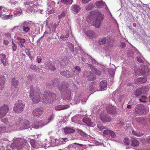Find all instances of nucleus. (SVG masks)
Instances as JSON below:
<instances>
[{"label": "nucleus", "mask_w": 150, "mask_h": 150, "mask_svg": "<svg viewBox=\"0 0 150 150\" xmlns=\"http://www.w3.org/2000/svg\"><path fill=\"white\" fill-rule=\"evenodd\" d=\"M30 88L29 96L35 103H37L40 101L45 103H50L56 99V94L50 91L41 93L39 88L37 87L35 92L34 88L33 86H30Z\"/></svg>", "instance_id": "obj_1"}, {"label": "nucleus", "mask_w": 150, "mask_h": 150, "mask_svg": "<svg viewBox=\"0 0 150 150\" xmlns=\"http://www.w3.org/2000/svg\"><path fill=\"white\" fill-rule=\"evenodd\" d=\"M103 20V18L101 16L94 17L93 15H91L86 18V21L88 23L92 24V25H94L97 28L100 27Z\"/></svg>", "instance_id": "obj_2"}, {"label": "nucleus", "mask_w": 150, "mask_h": 150, "mask_svg": "<svg viewBox=\"0 0 150 150\" xmlns=\"http://www.w3.org/2000/svg\"><path fill=\"white\" fill-rule=\"evenodd\" d=\"M61 92H62V97L65 100H69L70 98L71 90L69 88H67L64 83L59 86L58 87Z\"/></svg>", "instance_id": "obj_3"}, {"label": "nucleus", "mask_w": 150, "mask_h": 150, "mask_svg": "<svg viewBox=\"0 0 150 150\" xmlns=\"http://www.w3.org/2000/svg\"><path fill=\"white\" fill-rule=\"evenodd\" d=\"M135 74L136 76L140 75L141 74L144 75L145 76L149 74V70L146 65H141L140 68L138 70L134 69Z\"/></svg>", "instance_id": "obj_4"}, {"label": "nucleus", "mask_w": 150, "mask_h": 150, "mask_svg": "<svg viewBox=\"0 0 150 150\" xmlns=\"http://www.w3.org/2000/svg\"><path fill=\"white\" fill-rule=\"evenodd\" d=\"M145 107L142 104H138L135 108V112L139 115H145L148 112V111Z\"/></svg>", "instance_id": "obj_5"}, {"label": "nucleus", "mask_w": 150, "mask_h": 150, "mask_svg": "<svg viewBox=\"0 0 150 150\" xmlns=\"http://www.w3.org/2000/svg\"><path fill=\"white\" fill-rule=\"evenodd\" d=\"M25 104L22 100H18L15 104L13 107V110L17 113H20L24 110Z\"/></svg>", "instance_id": "obj_6"}, {"label": "nucleus", "mask_w": 150, "mask_h": 150, "mask_svg": "<svg viewBox=\"0 0 150 150\" xmlns=\"http://www.w3.org/2000/svg\"><path fill=\"white\" fill-rule=\"evenodd\" d=\"M37 3L36 1H33L28 2V7L27 10H29L31 12L35 13L37 11V8L36 5Z\"/></svg>", "instance_id": "obj_7"}, {"label": "nucleus", "mask_w": 150, "mask_h": 150, "mask_svg": "<svg viewBox=\"0 0 150 150\" xmlns=\"http://www.w3.org/2000/svg\"><path fill=\"white\" fill-rule=\"evenodd\" d=\"M9 110L8 106L6 105L0 108V118L4 117L7 113Z\"/></svg>", "instance_id": "obj_8"}, {"label": "nucleus", "mask_w": 150, "mask_h": 150, "mask_svg": "<svg viewBox=\"0 0 150 150\" xmlns=\"http://www.w3.org/2000/svg\"><path fill=\"white\" fill-rule=\"evenodd\" d=\"M45 121L46 120L36 121L35 122V123L33 125V127L37 129L39 128L40 127L43 126L48 123V122H46Z\"/></svg>", "instance_id": "obj_9"}, {"label": "nucleus", "mask_w": 150, "mask_h": 150, "mask_svg": "<svg viewBox=\"0 0 150 150\" xmlns=\"http://www.w3.org/2000/svg\"><path fill=\"white\" fill-rule=\"evenodd\" d=\"M82 121L88 127H94L95 126V123L92 122L91 119L89 117H84L82 119Z\"/></svg>", "instance_id": "obj_10"}, {"label": "nucleus", "mask_w": 150, "mask_h": 150, "mask_svg": "<svg viewBox=\"0 0 150 150\" xmlns=\"http://www.w3.org/2000/svg\"><path fill=\"white\" fill-rule=\"evenodd\" d=\"M43 110L42 108H36L32 111V114L35 117H39L42 114Z\"/></svg>", "instance_id": "obj_11"}, {"label": "nucleus", "mask_w": 150, "mask_h": 150, "mask_svg": "<svg viewBox=\"0 0 150 150\" xmlns=\"http://www.w3.org/2000/svg\"><path fill=\"white\" fill-rule=\"evenodd\" d=\"M100 118L104 122H110L111 120V118L110 117L105 115L103 112H101L100 114Z\"/></svg>", "instance_id": "obj_12"}, {"label": "nucleus", "mask_w": 150, "mask_h": 150, "mask_svg": "<svg viewBox=\"0 0 150 150\" xmlns=\"http://www.w3.org/2000/svg\"><path fill=\"white\" fill-rule=\"evenodd\" d=\"M106 110L108 113L111 114H115L116 112L115 107L111 105H108L106 107Z\"/></svg>", "instance_id": "obj_13"}, {"label": "nucleus", "mask_w": 150, "mask_h": 150, "mask_svg": "<svg viewBox=\"0 0 150 150\" xmlns=\"http://www.w3.org/2000/svg\"><path fill=\"white\" fill-rule=\"evenodd\" d=\"M0 60L4 66L8 65V61L6 58V56L5 54L2 53L0 54Z\"/></svg>", "instance_id": "obj_14"}, {"label": "nucleus", "mask_w": 150, "mask_h": 150, "mask_svg": "<svg viewBox=\"0 0 150 150\" xmlns=\"http://www.w3.org/2000/svg\"><path fill=\"white\" fill-rule=\"evenodd\" d=\"M71 12L74 14L77 13L81 10V8L77 4H74L71 7Z\"/></svg>", "instance_id": "obj_15"}, {"label": "nucleus", "mask_w": 150, "mask_h": 150, "mask_svg": "<svg viewBox=\"0 0 150 150\" xmlns=\"http://www.w3.org/2000/svg\"><path fill=\"white\" fill-rule=\"evenodd\" d=\"M68 140L67 138H62L59 139H56L55 142V146H58L59 145L63 144L64 143L65 141Z\"/></svg>", "instance_id": "obj_16"}, {"label": "nucleus", "mask_w": 150, "mask_h": 150, "mask_svg": "<svg viewBox=\"0 0 150 150\" xmlns=\"http://www.w3.org/2000/svg\"><path fill=\"white\" fill-rule=\"evenodd\" d=\"M45 64V68L47 69L52 71L55 70L56 69L55 67L51 64L50 62H46Z\"/></svg>", "instance_id": "obj_17"}, {"label": "nucleus", "mask_w": 150, "mask_h": 150, "mask_svg": "<svg viewBox=\"0 0 150 150\" xmlns=\"http://www.w3.org/2000/svg\"><path fill=\"white\" fill-rule=\"evenodd\" d=\"M60 74L63 76L67 78H71L73 76L72 74L68 71H63L60 72Z\"/></svg>", "instance_id": "obj_18"}, {"label": "nucleus", "mask_w": 150, "mask_h": 150, "mask_svg": "<svg viewBox=\"0 0 150 150\" xmlns=\"http://www.w3.org/2000/svg\"><path fill=\"white\" fill-rule=\"evenodd\" d=\"M87 74L88 75L87 77L89 80L92 81L96 79V77L94 76L93 73L91 71H89V72H85L84 73L85 75H86Z\"/></svg>", "instance_id": "obj_19"}, {"label": "nucleus", "mask_w": 150, "mask_h": 150, "mask_svg": "<svg viewBox=\"0 0 150 150\" xmlns=\"http://www.w3.org/2000/svg\"><path fill=\"white\" fill-rule=\"evenodd\" d=\"M107 86V83L105 81H102L99 83V86L101 90H105Z\"/></svg>", "instance_id": "obj_20"}, {"label": "nucleus", "mask_w": 150, "mask_h": 150, "mask_svg": "<svg viewBox=\"0 0 150 150\" xmlns=\"http://www.w3.org/2000/svg\"><path fill=\"white\" fill-rule=\"evenodd\" d=\"M5 78L3 76H0V90H2L4 88Z\"/></svg>", "instance_id": "obj_21"}, {"label": "nucleus", "mask_w": 150, "mask_h": 150, "mask_svg": "<svg viewBox=\"0 0 150 150\" xmlns=\"http://www.w3.org/2000/svg\"><path fill=\"white\" fill-rule=\"evenodd\" d=\"M23 24V25L22 27L23 30L25 33H28L30 30V28L29 27L26 26L28 25V23L27 22H25Z\"/></svg>", "instance_id": "obj_22"}, {"label": "nucleus", "mask_w": 150, "mask_h": 150, "mask_svg": "<svg viewBox=\"0 0 150 150\" xmlns=\"http://www.w3.org/2000/svg\"><path fill=\"white\" fill-rule=\"evenodd\" d=\"M69 108L68 105H59L56 106L55 107V109L56 110H62L67 109Z\"/></svg>", "instance_id": "obj_23"}, {"label": "nucleus", "mask_w": 150, "mask_h": 150, "mask_svg": "<svg viewBox=\"0 0 150 150\" xmlns=\"http://www.w3.org/2000/svg\"><path fill=\"white\" fill-rule=\"evenodd\" d=\"M75 131V130L72 128L66 127L64 128V132L66 134L73 133Z\"/></svg>", "instance_id": "obj_24"}, {"label": "nucleus", "mask_w": 150, "mask_h": 150, "mask_svg": "<svg viewBox=\"0 0 150 150\" xmlns=\"http://www.w3.org/2000/svg\"><path fill=\"white\" fill-rule=\"evenodd\" d=\"M30 123L27 120H25L23 122L22 128L23 129H26L30 127Z\"/></svg>", "instance_id": "obj_25"}, {"label": "nucleus", "mask_w": 150, "mask_h": 150, "mask_svg": "<svg viewBox=\"0 0 150 150\" xmlns=\"http://www.w3.org/2000/svg\"><path fill=\"white\" fill-rule=\"evenodd\" d=\"M26 141L23 139H22L20 138H18L14 140V142H15L16 144H24V143H25Z\"/></svg>", "instance_id": "obj_26"}, {"label": "nucleus", "mask_w": 150, "mask_h": 150, "mask_svg": "<svg viewBox=\"0 0 150 150\" xmlns=\"http://www.w3.org/2000/svg\"><path fill=\"white\" fill-rule=\"evenodd\" d=\"M0 17L4 20L12 19L13 18V16L12 15H7L5 14H0Z\"/></svg>", "instance_id": "obj_27"}, {"label": "nucleus", "mask_w": 150, "mask_h": 150, "mask_svg": "<svg viewBox=\"0 0 150 150\" xmlns=\"http://www.w3.org/2000/svg\"><path fill=\"white\" fill-rule=\"evenodd\" d=\"M131 145L134 146H136L139 144V142L137 139L134 138H132L131 140Z\"/></svg>", "instance_id": "obj_28"}, {"label": "nucleus", "mask_w": 150, "mask_h": 150, "mask_svg": "<svg viewBox=\"0 0 150 150\" xmlns=\"http://www.w3.org/2000/svg\"><path fill=\"white\" fill-rule=\"evenodd\" d=\"M15 38H16V39L18 41L17 42V43L18 44H24L25 43L26 40L24 38H21L20 37L17 36H15Z\"/></svg>", "instance_id": "obj_29"}, {"label": "nucleus", "mask_w": 150, "mask_h": 150, "mask_svg": "<svg viewBox=\"0 0 150 150\" xmlns=\"http://www.w3.org/2000/svg\"><path fill=\"white\" fill-rule=\"evenodd\" d=\"M95 5L97 7L101 8L104 6L105 3L101 1H98L95 2Z\"/></svg>", "instance_id": "obj_30"}, {"label": "nucleus", "mask_w": 150, "mask_h": 150, "mask_svg": "<svg viewBox=\"0 0 150 150\" xmlns=\"http://www.w3.org/2000/svg\"><path fill=\"white\" fill-rule=\"evenodd\" d=\"M97 86L93 83H91L90 86L89 90L90 91H93L94 92L98 91V90L96 88Z\"/></svg>", "instance_id": "obj_31"}, {"label": "nucleus", "mask_w": 150, "mask_h": 150, "mask_svg": "<svg viewBox=\"0 0 150 150\" xmlns=\"http://www.w3.org/2000/svg\"><path fill=\"white\" fill-rule=\"evenodd\" d=\"M147 81V78L146 77H140L137 80V82L139 83H143Z\"/></svg>", "instance_id": "obj_32"}, {"label": "nucleus", "mask_w": 150, "mask_h": 150, "mask_svg": "<svg viewBox=\"0 0 150 150\" xmlns=\"http://www.w3.org/2000/svg\"><path fill=\"white\" fill-rule=\"evenodd\" d=\"M86 34L90 38H93L94 35L95 34L91 30H88L86 32Z\"/></svg>", "instance_id": "obj_33"}, {"label": "nucleus", "mask_w": 150, "mask_h": 150, "mask_svg": "<svg viewBox=\"0 0 150 150\" xmlns=\"http://www.w3.org/2000/svg\"><path fill=\"white\" fill-rule=\"evenodd\" d=\"M140 89L142 91V94H146L149 91V87L147 86L142 87L140 88Z\"/></svg>", "instance_id": "obj_34"}, {"label": "nucleus", "mask_w": 150, "mask_h": 150, "mask_svg": "<svg viewBox=\"0 0 150 150\" xmlns=\"http://www.w3.org/2000/svg\"><path fill=\"white\" fill-rule=\"evenodd\" d=\"M61 2L67 5H68L72 4L73 0H61Z\"/></svg>", "instance_id": "obj_35"}, {"label": "nucleus", "mask_w": 150, "mask_h": 150, "mask_svg": "<svg viewBox=\"0 0 150 150\" xmlns=\"http://www.w3.org/2000/svg\"><path fill=\"white\" fill-rule=\"evenodd\" d=\"M134 94L136 97H138L143 94L140 88H139L136 90L134 92Z\"/></svg>", "instance_id": "obj_36"}, {"label": "nucleus", "mask_w": 150, "mask_h": 150, "mask_svg": "<svg viewBox=\"0 0 150 150\" xmlns=\"http://www.w3.org/2000/svg\"><path fill=\"white\" fill-rule=\"evenodd\" d=\"M22 13V12L21 9H17L16 10V11H15L14 15L18 16L21 15Z\"/></svg>", "instance_id": "obj_37"}, {"label": "nucleus", "mask_w": 150, "mask_h": 150, "mask_svg": "<svg viewBox=\"0 0 150 150\" xmlns=\"http://www.w3.org/2000/svg\"><path fill=\"white\" fill-rule=\"evenodd\" d=\"M11 82L12 84L14 86L17 85L18 83V81L16 80L14 78H13L12 79Z\"/></svg>", "instance_id": "obj_38"}, {"label": "nucleus", "mask_w": 150, "mask_h": 150, "mask_svg": "<svg viewBox=\"0 0 150 150\" xmlns=\"http://www.w3.org/2000/svg\"><path fill=\"white\" fill-rule=\"evenodd\" d=\"M146 97L145 96H142L141 98L139 99L140 102L142 103H146Z\"/></svg>", "instance_id": "obj_39"}, {"label": "nucleus", "mask_w": 150, "mask_h": 150, "mask_svg": "<svg viewBox=\"0 0 150 150\" xmlns=\"http://www.w3.org/2000/svg\"><path fill=\"white\" fill-rule=\"evenodd\" d=\"M12 48L13 51H16L17 49V46L14 43L13 41L12 40Z\"/></svg>", "instance_id": "obj_40"}, {"label": "nucleus", "mask_w": 150, "mask_h": 150, "mask_svg": "<svg viewBox=\"0 0 150 150\" xmlns=\"http://www.w3.org/2000/svg\"><path fill=\"white\" fill-rule=\"evenodd\" d=\"M106 41L107 40L105 38H103L100 40L99 41V43L101 45L105 43Z\"/></svg>", "instance_id": "obj_41"}, {"label": "nucleus", "mask_w": 150, "mask_h": 150, "mask_svg": "<svg viewBox=\"0 0 150 150\" xmlns=\"http://www.w3.org/2000/svg\"><path fill=\"white\" fill-rule=\"evenodd\" d=\"M81 69L80 67L76 66L75 67L74 72L76 73V74H78L80 72Z\"/></svg>", "instance_id": "obj_42"}, {"label": "nucleus", "mask_w": 150, "mask_h": 150, "mask_svg": "<svg viewBox=\"0 0 150 150\" xmlns=\"http://www.w3.org/2000/svg\"><path fill=\"white\" fill-rule=\"evenodd\" d=\"M0 13L1 14H2L3 12L4 11H7L8 9L3 6H0Z\"/></svg>", "instance_id": "obj_43"}, {"label": "nucleus", "mask_w": 150, "mask_h": 150, "mask_svg": "<svg viewBox=\"0 0 150 150\" xmlns=\"http://www.w3.org/2000/svg\"><path fill=\"white\" fill-rule=\"evenodd\" d=\"M81 100V96H79L76 95L75 96L74 98V100L77 103L79 102L80 100Z\"/></svg>", "instance_id": "obj_44"}, {"label": "nucleus", "mask_w": 150, "mask_h": 150, "mask_svg": "<svg viewBox=\"0 0 150 150\" xmlns=\"http://www.w3.org/2000/svg\"><path fill=\"white\" fill-rule=\"evenodd\" d=\"M93 4H89L85 8L86 10L89 11L92 9L93 8Z\"/></svg>", "instance_id": "obj_45"}, {"label": "nucleus", "mask_w": 150, "mask_h": 150, "mask_svg": "<svg viewBox=\"0 0 150 150\" xmlns=\"http://www.w3.org/2000/svg\"><path fill=\"white\" fill-rule=\"evenodd\" d=\"M30 142L32 146L34 147H35V139H31Z\"/></svg>", "instance_id": "obj_46"}, {"label": "nucleus", "mask_w": 150, "mask_h": 150, "mask_svg": "<svg viewBox=\"0 0 150 150\" xmlns=\"http://www.w3.org/2000/svg\"><path fill=\"white\" fill-rule=\"evenodd\" d=\"M65 15V13L64 12V11H63L60 14L58 15V18L59 19H61L63 17H64Z\"/></svg>", "instance_id": "obj_47"}, {"label": "nucleus", "mask_w": 150, "mask_h": 150, "mask_svg": "<svg viewBox=\"0 0 150 150\" xmlns=\"http://www.w3.org/2000/svg\"><path fill=\"white\" fill-rule=\"evenodd\" d=\"M111 130L109 129L105 130L103 132V134L105 135H109Z\"/></svg>", "instance_id": "obj_48"}, {"label": "nucleus", "mask_w": 150, "mask_h": 150, "mask_svg": "<svg viewBox=\"0 0 150 150\" xmlns=\"http://www.w3.org/2000/svg\"><path fill=\"white\" fill-rule=\"evenodd\" d=\"M124 143L126 145H128L129 144V139L127 138H125L124 139Z\"/></svg>", "instance_id": "obj_49"}, {"label": "nucleus", "mask_w": 150, "mask_h": 150, "mask_svg": "<svg viewBox=\"0 0 150 150\" xmlns=\"http://www.w3.org/2000/svg\"><path fill=\"white\" fill-rule=\"evenodd\" d=\"M6 127H0V134L6 131Z\"/></svg>", "instance_id": "obj_50"}, {"label": "nucleus", "mask_w": 150, "mask_h": 150, "mask_svg": "<svg viewBox=\"0 0 150 150\" xmlns=\"http://www.w3.org/2000/svg\"><path fill=\"white\" fill-rule=\"evenodd\" d=\"M142 58L137 57V61L140 63H143V60L144 59V58L143 57H142Z\"/></svg>", "instance_id": "obj_51"}, {"label": "nucleus", "mask_w": 150, "mask_h": 150, "mask_svg": "<svg viewBox=\"0 0 150 150\" xmlns=\"http://www.w3.org/2000/svg\"><path fill=\"white\" fill-rule=\"evenodd\" d=\"M109 72L111 76L114 74L115 73V71L114 69H110L109 70Z\"/></svg>", "instance_id": "obj_52"}, {"label": "nucleus", "mask_w": 150, "mask_h": 150, "mask_svg": "<svg viewBox=\"0 0 150 150\" xmlns=\"http://www.w3.org/2000/svg\"><path fill=\"white\" fill-rule=\"evenodd\" d=\"M109 136H111V137L112 138H114L115 137L116 135L113 132L111 131Z\"/></svg>", "instance_id": "obj_53"}, {"label": "nucleus", "mask_w": 150, "mask_h": 150, "mask_svg": "<svg viewBox=\"0 0 150 150\" xmlns=\"http://www.w3.org/2000/svg\"><path fill=\"white\" fill-rule=\"evenodd\" d=\"M98 127L100 131H102L104 129L106 128L104 126H102L100 125H98Z\"/></svg>", "instance_id": "obj_54"}, {"label": "nucleus", "mask_w": 150, "mask_h": 150, "mask_svg": "<svg viewBox=\"0 0 150 150\" xmlns=\"http://www.w3.org/2000/svg\"><path fill=\"white\" fill-rule=\"evenodd\" d=\"M11 147L13 149H15L16 148V143L13 142L11 145Z\"/></svg>", "instance_id": "obj_55"}, {"label": "nucleus", "mask_w": 150, "mask_h": 150, "mask_svg": "<svg viewBox=\"0 0 150 150\" xmlns=\"http://www.w3.org/2000/svg\"><path fill=\"white\" fill-rule=\"evenodd\" d=\"M30 68L33 70H37V68L36 67V65H34V64H32L30 66Z\"/></svg>", "instance_id": "obj_56"}, {"label": "nucleus", "mask_w": 150, "mask_h": 150, "mask_svg": "<svg viewBox=\"0 0 150 150\" xmlns=\"http://www.w3.org/2000/svg\"><path fill=\"white\" fill-rule=\"evenodd\" d=\"M32 78L30 76H28L27 77V82L28 83H30L32 81Z\"/></svg>", "instance_id": "obj_57"}, {"label": "nucleus", "mask_w": 150, "mask_h": 150, "mask_svg": "<svg viewBox=\"0 0 150 150\" xmlns=\"http://www.w3.org/2000/svg\"><path fill=\"white\" fill-rule=\"evenodd\" d=\"M1 121L5 124H7L8 122V120L7 118H4L1 120Z\"/></svg>", "instance_id": "obj_58"}, {"label": "nucleus", "mask_w": 150, "mask_h": 150, "mask_svg": "<svg viewBox=\"0 0 150 150\" xmlns=\"http://www.w3.org/2000/svg\"><path fill=\"white\" fill-rule=\"evenodd\" d=\"M107 43L108 44V46L109 47H112L113 46V43L112 42H108V41H107Z\"/></svg>", "instance_id": "obj_59"}, {"label": "nucleus", "mask_w": 150, "mask_h": 150, "mask_svg": "<svg viewBox=\"0 0 150 150\" xmlns=\"http://www.w3.org/2000/svg\"><path fill=\"white\" fill-rule=\"evenodd\" d=\"M54 115H52L49 118L48 120V122H48V123L51 121L53 120L54 118Z\"/></svg>", "instance_id": "obj_60"}, {"label": "nucleus", "mask_w": 150, "mask_h": 150, "mask_svg": "<svg viewBox=\"0 0 150 150\" xmlns=\"http://www.w3.org/2000/svg\"><path fill=\"white\" fill-rule=\"evenodd\" d=\"M37 61L38 62L40 63L41 62L42 60V58L40 56H38L37 59Z\"/></svg>", "instance_id": "obj_61"}, {"label": "nucleus", "mask_w": 150, "mask_h": 150, "mask_svg": "<svg viewBox=\"0 0 150 150\" xmlns=\"http://www.w3.org/2000/svg\"><path fill=\"white\" fill-rule=\"evenodd\" d=\"M95 73L96 74L99 76L101 74L100 71L98 70H96Z\"/></svg>", "instance_id": "obj_62"}, {"label": "nucleus", "mask_w": 150, "mask_h": 150, "mask_svg": "<svg viewBox=\"0 0 150 150\" xmlns=\"http://www.w3.org/2000/svg\"><path fill=\"white\" fill-rule=\"evenodd\" d=\"M60 64L62 66H64L66 64L65 62L63 60H62L60 62Z\"/></svg>", "instance_id": "obj_63"}, {"label": "nucleus", "mask_w": 150, "mask_h": 150, "mask_svg": "<svg viewBox=\"0 0 150 150\" xmlns=\"http://www.w3.org/2000/svg\"><path fill=\"white\" fill-rule=\"evenodd\" d=\"M91 0H82V2L84 4H86L88 2Z\"/></svg>", "instance_id": "obj_64"}]
</instances>
